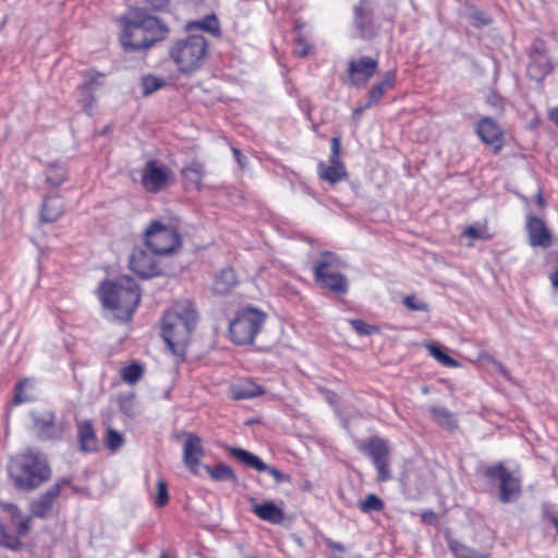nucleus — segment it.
<instances>
[{
  "label": "nucleus",
  "instance_id": "59",
  "mask_svg": "<svg viewBox=\"0 0 558 558\" xmlns=\"http://www.w3.org/2000/svg\"><path fill=\"white\" fill-rule=\"evenodd\" d=\"M160 558H170L167 551H162Z\"/></svg>",
  "mask_w": 558,
  "mask_h": 558
},
{
  "label": "nucleus",
  "instance_id": "41",
  "mask_svg": "<svg viewBox=\"0 0 558 558\" xmlns=\"http://www.w3.org/2000/svg\"><path fill=\"white\" fill-rule=\"evenodd\" d=\"M384 506V501L378 496L369 494L366 499L360 504V509L364 513H369L372 511H381Z\"/></svg>",
  "mask_w": 558,
  "mask_h": 558
},
{
  "label": "nucleus",
  "instance_id": "52",
  "mask_svg": "<svg viewBox=\"0 0 558 558\" xmlns=\"http://www.w3.org/2000/svg\"><path fill=\"white\" fill-rule=\"evenodd\" d=\"M464 235H466L471 239H480L481 232L477 228L470 226L464 230Z\"/></svg>",
  "mask_w": 558,
  "mask_h": 558
},
{
  "label": "nucleus",
  "instance_id": "38",
  "mask_svg": "<svg viewBox=\"0 0 558 558\" xmlns=\"http://www.w3.org/2000/svg\"><path fill=\"white\" fill-rule=\"evenodd\" d=\"M450 549L456 558H486L481 553H477L458 542H451Z\"/></svg>",
  "mask_w": 558,
  "mask_h": 558
},
{
  "label": "nucleus",
  "instance_id": "15",
  "mask_svg": "<svg viewBox=\"0 0 558 558\" xmlns=\"http://www.w3.org/2000/svg\"><path fill=\"white\" fill-rule=\"evenodd\" d=\"M129 265L130 269L142 278H151L161 272L154 253L140 246L133 248Z\"/></svg>",
  "mask_w": 558,
  "mask_h": 558
},
{
  "label": "nucleus",
  "instance_id": "12",
  "mask_svg": "<svg viewBox=\"0 0 558 558\" xmlns=\"http://www.w3.org/2000/svg\"><path fill=\"white\" fill-rule=\"evenodd\" d=\"M378 64L377 59L368 56L349 60L347 69L348 84L356 87L365 86L376 74Z\"/></svg>",
  "mask_w": 558,
  "mask_h": 558
},
{
  "label": "nucleus",
  "instance_id": "32",
  "mask_svg": "<svg viewBox=\"0 0 558 558\" xmlns=\"http://www.w3.org/2000/svg\"><path fill=\"white\" fill-rule=\"evenodd\" d=\"M205 470L214 481L232 483L236 482V476L233 470L223 463H219L215 468L205 465Z\"/></svg>",
  "mask_w": 558,
  "mask_h": 558
},
{
  "label": "nucleus",
  "instance_id": "49",
  "mask_svg": "<svg viewBox=\"0 0 558 558\" xmlns=\"http://www.w3.org/2000/svg\"><path fill=\"white\" fill-rule=\"evenodd\" d=\"M2 508L10 513L12 524L17 523L21 519H24L21 510L13 504L2 505Z\"/></svg>",
  "mask_w": 558,
  "mask_h": 558
},
{
  "label": "nucleus",
  "instance_id": "45",
  "mask_svg": "<svg viewBox=\"0 0 558 558\" xmlns=\"http://www.w3.org/2000/svg\"><path fill=\"white\" fill-rule=\"evenodd\" d=\"M404 306H407L411 311H428V305L420 300H417L414 295H409L403 300Z\"/></svg>",
  "mask_w": 558,
  "mask_h": 558
},
{
  "label": "nucleus",
  "instance_id": "27",
  "mask_svg": "<svg viewBox=\"0 0 558 558\" xmlns=\"http://www.w3.org/2000/svg\"><path fill=\"white\" fill-rule=\"evenodd\" d=\"M186 190H199L204 177V167L199 162H192L181 171Z\"/></svg>",
  "mask_w": 558,
  "mask_h": 558
},
{
  "label": "nucleus",
  "instance_id": "55",
  "mask_svg": "<svg viewBox=\"0 0 558 558\" xmlns=\"http://www.w3.org/2000/svg\"><path fill=\"white\" fill-rule=\"evenodd\" d=\"M369 107H366V102L363 105V106H360L357 108H355L353 110V116L354 117H359L360 114H362L366 109H368Z\"/></svg>",
  "mask_w": 558,
  "mask_h": 558
},
{
  "label": "nucleus",
  "instance_id": "22",
  "mask_svg": "<svg viewBox=\"0 0 558 558\" xmlns=\"http://www.w3.org/2000/svg\"><path fill=\"white\" fill-rule=\"evenodd\" d=\"M34 427L39 438L50 439L57 436L54 425V414L50 411L36 413L33 415Z\"/></svg>",
  "mask_w": 558,
  "mask_h": 558
},
{
  "label": "nucleus",
  "instance_id": "56",
  "mask_svg": "<svg viewBox=\"0 0 558 558\" xmlns=\"http://www.w3.org/2000/svg\"><path fill=\"white\" fill-rule=\"evenodd\" d=\"M553 286L558 289V269L550 277Z\"/></svg>",
  "mask_w": 558,
  "mask_h": 558
},
{
  "label": "nucleus",
  "instance_id": "9",
  "mask_svg": "<svg viewBox=\"0 0 558 558\" xmlns=\"http://www.w3.org/2000/svg\"><path fill=\"white\" fill-rule=\"evenodd\" d=\"M359 449L372 459L377 470L378 482H387L392 478L389 468L390 449L385 439L372 437L367 442L360 444Z\"/></svg>",
  "mask_w": 558,
  "mask_h": 558
},
{
  "label": "nucleus",
  "instance_id": "46",
  "mask_svg": "<svg viewBox=\"0 0 558 558\" xmlns=\"http://www.w3.org/2000/svg\"><path fill=\"white\" fill-rule=\"evenodd\" d=\"M313 46L302 37H299L294 48L295 54L306 57L312 52Z\"/></svg>",
  "mask_w": 558,
  "mask_h": 558
},
{
  "label": "nucleus",
  "instance_id": "16",
  "mask_svg": "<svg viewBox=\"0 0 558 558\" xmlns=\"http://www.w3.org/2000/svg\"><path fill=\"white\" fill-rule=\"evenodd\" d=\"M354 27L363 39H372L377 33L373 21V12L364 0L354 8Z\"/></svg>",
  "mask_w": 558,
  "mask_h": 558
},
{
  "label": "nucleus",
  "instance_id": "54",
  "mask_svg": "<svg viewBox=\"0 0 558 558\" xmlns=\"http://www.w3.org/2000/svg\"><path fill=\"white\" fill-rule=\"evenodd\" d=\"M549 119L558 125V107L549 111Z\"/></svg>",
  "mask_w": 558,
  "mask_h": 558
},
{
  "label": "nucleus",
  "instance_id": "7",
  "mask_svg": "<svg viewBox=\"0 0 558 558\" xmlns=\"http://www.w3.org/2000/svg\"><path fill=\"white\" fill-rule=\"evenodd\" d=\"M340 260L329 252H324L314 267L316 282L324 289L336 294H344L348 291L347 278L340 274Z\"/></svg>",
  "mask_w": 558,
  "mask_h": 558
},
{
  "label": "nucleus",
  "instance_id": "10",
  "mask_svg": "<svg viewBox=\"0 0 558 558\" xmlns=\"http://www.w3.org/2000/svg\"><path fill=\"white\" fill-rule=\"evenodd\" d=\"M485 475L490 481H498L499 484V500L504 504L514 501L521 494V481L518 476L511 473L504 463H497L485 470Z\"/></svg>",
  "mask_w": 558,
  "mask_h": 558
},
{
  "label": "nucleus",
  "instance_id": "39",
  "mask_svg": "<svg viewBox=\"0 0 558 558\" xmlns=\"http://www.w3.org/2000/svg\"><path fill=\"white\" fill-rule=\"evenodd\" d=\"M0 546L11 549L17 550L22 546V542L17 536L11 535L7 532L5 527L0 523Z\"/></svg>",
  "mask_w": 558,
  "mask_h": 558
},
{
  "label": "nucleus",
  "instance_id": "29",
  "mask_svg": "<svg viewBox=\"0 0 558 558\" xmlns=\"http://www.w3.org/2000/svg\"><path fill=\"white\" fill-rule=\"evenodd\" d=\"M37 398L34 379L25 378L15 386L13 403L19 405L24 402L34 401Z\"/></svg>",
  "mask_w": 558,
  "mask_h": 558
},
{
  "label": "nucleus",
  "instance_id": "4",
  "mask_svg": "<svg viewBox=\"0 0 558 558\" xmlns=\"http://www.w3.org/2000/svg\"><path fill=\"white\" fill-rule=\"evenodd\" d=\"M102 305L116 310L117 317L128 322L141 301L140 289L131 277L123 276L114 281H106L100 286Z\"/></svg>",
  "mask_w": 558,
  "mask_h": 558
},
{
  "label": "nucleus",
  "instance_id": "36",
  "mask_svg": "<svg viewBox=\"0 0 558 558\" xmlns=\"http://www.w3.org/2000/svg\"><path fill=\"white\" fill-rule=\"evenodd\" d=\"M143 376V367L140 364L133 363L129 366H125L121 371L122 379L130 384H136Z\"/></svg>",
  "mask_w": 558,
  "mask_h": 558
},
{
  "label": "nucleus",
  "instance_id": "1",
  "mask_svg": "<svg viewBox=\"0 0 558 558\" xmlns=\"http://www.w3.org/2000/svg\"><path fill=\"white\" fill-rule=\"evenodd\" d=\"M168 31V26L159 19L141 9H134L123 19L120 41L125 51L147 49L165 39Z\"/></svg>",
  "mask_w": 558,
  "mask_h": 558
},
{
  "label": "nucleus",
  "instance_id": "24",
  "mask_svg": "<svg viewBox=\"0 0 558 558\" xmlns=\"http://www.w3.org/2000/svg\"><path fill=\"white\" fill-rule=\"evenodd\" d=\"M77 437L82 451L93 452L97 450L98 440L94 427L89 421L78 423Z\"/></svg>",
  "mask_w": 558,
  "mask_h": 558
},
{
  "label": "nucleus",
  "instance_id": "3",
  "mask_svg": "<svg viewBox=\"0 0 558 558\" xmlns=\"http://www.w3.org/2000/svg\"><path fill=\"white\" fill-rule=\"evenodd\" d=\"M8 472L16 489L31 492L51 477L46 457L39 451L26 449L10 459Z\"/></svg>",
  "mask_w": 558,
  "mask_h": 558
},
{
  "label": "nucleus",
  "instance_id": "14",
  "mask_svg": "<svg viewBox=\"0 0 558 558\" xmlns=\"http://www.w3.org/2000/svg\"><path fill=\"white\" fill-rule=\"evenodd\" d=\"M71 485V478L62 477L50 486L44 494L31 501L29 511L32 517L46 518L52 509L61 490Z\"/></svg>",
  "mask_w": 558,
  "mask_h": 558
},
{
  "label": "nucleus",
  "instance_id": "5",
  "mask_svg": "<svg viewBox=\"0 0 558 558\" xmlns=\"http://www.w3.org/2000/svg\"><path fill=\"white\" fill-rule=\"evenodd\" d=\"M168 54L182 74H192L205 63L208 41L204 35L191 34L172 41Z\"/></svg>",
  "mask_w": 558,
  "mask_h": 558
},
{
  "label": "nucleus",
  "instance_id": "2",
  "mask_svg": "<svg viewBox=\"0 0 558 558\" xmlns=\"http://www.w3.org/2000/svg\"><path fill=\"white\" fill-rule=\"evenodd\" d=\"M198 319L190 301H182L165 313L161 336L174 355L183 356Z\"/></svg>",
  "mask_w": 558,
  "mask_h": 558
},
{
  "label": "nucleus",
  "instance_id": "13",
  "mask_svg": "<svg viewBox=\"0 0 558 558\" xmlns=\"http://www.w3.org/2000/svg\"><path fill=\"white\" fill-rule=\"evenodd\" d=\"M171 178L172 172L167 166L149 160L143 169L142 185L149 193H158L168 185Z\"/></svg>",
  "mask_w": 558,
  "mask_h": 558
},
{
  "label": "nucleus",
  "instance_id": "25",
  "mask_svg": "<svg viewBox=\"0 0 558 558\" xmlns=\"http://www.w3.org/2000/svg\"><path fill=\"white\" fill-rule=\"evenodd\" d=\"M231 397L234 400L252 399L264 393L260 386L251 379H244L230 387Z\"/></svg>",
  "mask_w": 558,
  "mask_h": 558
},
{
  "label": "nucleus",
  "instance_id": "40",
  "mask_svg": "<svg viewBox=\"0 0 558 558\" xmlns=\"http://www.w3.org/2000/svg\"><path fill=\"white\" fill-rule=\"evenodd\" d=\"M163 85H165L163 78L153 76V75H147V76L143 77V80H142L143 95L148 96V95L153 94L154 92L158 90L159 88H161Z\"/></svg>",
  "mask_w": 558,
  "mask_h": 558
},
{
  "label": "nucleus",
  "instance_id": "34",
  "mask_svg": "<svg viewBox=\"0 0 558 558\" xmlns=\"http://www.w3.org/2000/svg\"><path fill=\"white\" fill-rule=\"evenodd\" d=\"M193 27L207 31L213 35L219 34V22L215 15H208L201 21H195L187 24L189 29Z\"/></svg>",
  "mask_w": 558,
  "mask_h": 558
},
{
  "label": "nucleus",
  "instance_id": "44",
  "mask_svg": "<svg viewBox=\"0 0 558 558\" xmlns=\"http://www.w3.org/2000/svg\"><path fill=\"white\" fill-rule=\"evenodd\" d=\"M169 501L167 483L163 480L157 482V495L155 504L157 507H165Z\"/></svg>",
  "mask_w": 558,
  "mask_h": 558
},
{
  "label": "nucleus",
  "instance_id": "42",
  "mask_svg": "<svg viewBox=\"0 0 558 558\" xmlns=\"http://www.w3.org/2000/svg\"><path fill=\"white\" fill-rule=\"evenodd\" d=\"M349 323L360 336H371L378 331L376 326L369 325L362 319H350Z\"/></svg>",
  "mask_w": 558,
  "mask_h": 558
},
{
  "label": "nucleus",
  "instance_id": "48",
  "mask_svg": "<svg viewBox=\"0 0 558 558\" xmlns=\"http://www.w3.org/2000/svg\"><path fill=\"white\" fill-rule=\"evenodd\" d=\"M264 472L269 473V475H271L274 477V480L277 484L283 483V482H287V483L291 482V478L289 475L282 473L280 470H278L276 468L268 465V469L265 470Z\"/></svg>",
  "mask_w": 558,
  "mask_h": 558
},
{
  "label": "nucleus",
  "instance_id": "43",
  "mask_svg": "<svg viewBox=\"0 0 558 558\" xmlns=\"http://www.w3.org/2000/svg\"><path fill=\"white\" fill-rule=\"evenodd\" d=\"M120 410L128 416L133 417L136 415V405L134 396H125L119 399Z\"/></svg>",
  "mask_w": 558,
  "mask_h": 558
},
{
  "label": "nucleus",
  "instance_id": "47",
  "mask_svg": "<svg viewBox=\"0 0 558 558\" xmlns=\"http://www.w3.org/2000/svg\"><path fill=\"white\" fill-rule=\"evenodd\" d=\"M31 522H32V515L25 517L24 519H21L17 521V523H14L17 537L26 535L31 530Z\"/></svg>",
  "mask_w": 558,
  "mask_h": 558
},
{
  "label": "nucleus",
  "instance_id": "58",
  "mask_svg": "<svg viewBox=\"0 0 558 558\" xmlns=\"http://www.w3.org/2000/svg\"><path fill=\"white\" fill-rule=\"evenodd\" d=\"M553 524L555 525L556 531H557V533H558V518H554V519H553Z\"/></svg>",
  "mask_w": 558,
  "mask_h": 558
},
{
  "label": "nucleus",
  "instance_id": "23",
  "mask_svg": "<svg viewBox=\"0 0 558 558\" xmlns=\"http://www.w3.org/2000/svg\"><path fill=\"white\" fill-rule=\"evenodd\" d=\"M238 284V278L234 269L225 268L220 270L214 278L213 291L218 295L230 293Z\"/></svg>",
  "mask_w": 558,
  "mask_h": 558
},
{
  "label": "nucleus",
  "instance_id": "30",
  "mask_svg": "<svg viewBox=\"0 0 558 558\" xmlns=\"http://www.w3.org/2000/svg\"><path fill=\"white\" fill-rule=\"evenodd\" d=\"M230 453L234 459L242 462L244 465L250 466L256 471L264 472L268 469V465L257 456L241 449L230 448Z\"/></svg>",
  "mask_w": 558,
  "mask_h": 558
},
{
  "label": "nucleus",
  "instance_id": "6",
  "mask_svg": "<svg viewBox=\"0 0 558 558\" xmlns=\"http://www.w3.org/2000/svg\"><path fill=\"white\" fill-rule=\"evenodd\" d=\"M266 314L253 307L241 310L229 325L231 339L236 344L252 343L260 331Z\"/></svg>",
  "mask_w": 558,
  "mask_h": 558
},
{
  "label": "nucleus",
  "instance_id": "50",
  "mask_svg": "<svg viewBox=\"0 0 558 558\" xmlns=\"http://www.w3.org/2000/svg\"><path fill=\"white\" fill-rule=\"evenodd\" d=\"M145 2L154 11H165L170 0H146Z\"/></svg>",
  "mask_w": 558,
  "mask_h": 558
},
{
  "label": "nucleus",
  "instance_id": "57",
  "mask_svg": "<svg viewBox=\"0 0 558 558\" xmlns=\"http://www.w3.org/2000/svg\"><path fill=\"white\" fill-rule=\"evenodd\" d=\"M536 202H537V204H538L541 207H543V206L545 205V201H544L543 195H542L541 193H538V194L536 195Z\"/></svg>",
  "mask_w": 558,
  "mask_h": 558
},
{
  "label": "nucleus",
  "instance_id": "26",
  "mask_svg": "<svg viewBox=\"0 0 558 558\" xmlns=\"http://www.w3.org/2000/svg\"><path fill=\"white\" fill-rule=\"evenodd\" d=\"M63 213V202L58 196L46 197L40 210V221L54 222Z\"/></svg>",
  "mask_w": 558,
  "mask_h": 558
},
{
  "label": "nucleus",
  "instance_id": "31",
  "mask_svg": "<svg viewBox=\"0 0 558 558\" xmlns=\"http://www.w3.org/2000/svg\"><path fill=\"white\" fill-rule=\"evenodd\" d=\"M432 417L444 428L454 430L458 427V422L452 412L444 407H432L429 410Z\"/></svg>",
  "mask_w": 558,
  "mask_h": 558
},
{
  "label": "nucleus",
  "instance_id": "35",
  "mask_svg": "<svg viewBox=\"0 0 558 558\" xmlns=\"http://www.w3.org/2000/svg\"><path fill=\"white\" fill-rule=\"evenodd\" d=\"M427 349L429 351V354L436 361H438L441 365H444L446 367H457V366H459V363L454 359L450 357L447 353H445L442 351V349L440 347H438L437 344L429 343V344H427Z\"/></svg>",
  "mask_w": 558,
  "mask_h": 558
},
{
  "label": "nucleus",
  "instance_id": "20",
  "mask_svg": "<svg viewBox=\"0 0 558 558\" xmlns=\"http://www.w3.org/2000/svg\"><path fill=\"white\" fill-rule=\"evenodd\" d=\"M102 77L100 73H88L87 78L82 83L77 90L80 95V101L87 114H92L93 106L95 104L94 93L101 86L99 78Z\"/></svg>",
  "mask_w": 558,
  "mask_h": 558
},
{
  "label": "nucleus",
  "instance_id": "60",
  "mask_svg": "<svg viewBox=\"0 0 558 558\" xmlns=\"http://www.w3.org/2000/svg\"><path fill=\"white\" fill-rule=\"evenodd\" d=\"M335 548H337L338 550H343V546L338 544V545H335Z\"/></svg>",
  "mask_w": 558,
  "mask_h": 558
},
{
  "label": "nucleus",
  "instance_id": "17",
  "mask_svg": "<svg viewBox=\"0 0 558 558\" xmlns=\"http://www.w3.org/2000/svg\"><path fill=\"white\" fill-rule=\"evenodd\" d=\"M476 134L485 144L494 146L496 153L501 148L504 133L493 118H482L476 125Z\"/></svg>",
  "mask_w": 558,
  "mask_h": 558
},
{
  "label": "nucleus",
  "instance_id": "53",
  "mask_svg": "<svg viewBox=\"0 0 558 558\" xmlns=\"http://www.w3.org/2000/svg\"><path fill=\"white\" fill-rule=\"evenodd\" d=\"M232 153L236 161L243 167L244 160L246 159L238 148H232Z\"/></svg>",
  "mask_w": 558,
  "mask_h": 558
},
{
  "label": "nucleus",
  "instance_id": "21",
  "mask_svg": "<svg viewBox=\"0 0 558 558\" xmlns=\"http://www.w3.org/2000/svg\"><path fill=\"white\" fill-rule=\"evenodd\" d=\"M397 74L395 70L387 71L383 78L375 83L368 90L366 107H373L380 102L384 95L391 90L396 84Z\"/></svg>",
  "mask_w": 558,
  "mask_h": 558
},
{
  "label": "nucleus",
  "instance_id": "8",
  "mask_svg": "<svg viewBox=\"0 0 558 558\" xmlns=\"http://www.w3.org/2000/svg\"><path fill=\"white\" fill-rule=\"evenodd\" d=\"M145 242L154 254L166 255L174 252L181 240L173 226L154 221L145 231Z\"/></svg>",
  "mask_w": 558,
  "mask_h": 558
},
{
  "label": "nucleus",
  "instance_id": "51",
  "mask_svg": "<svg viewBox=\"0 0 558 558\" xmlns=\"http://www.w3.org/2000/svg\"><path fill=\"white\" fill-rule=\"evenodd\" d=\"M422 521L427 524H435L437 522V517L432 510L425 511L422 513Z\"/></svg>",
  "mask_w": 558,
  "mask_h": 558
},
{
  "label": "nucleus",
  "instance_id": "11",
  "mask_svg": "<svg viewBox=\"0 0 558 558\" xmlns=\"http://www.w3.org/2000/svg\"><path fill=\"white\" fill-rule=\"evenodd\" d=\"M330 156L328 165L319 161L317 165L318 175L322 180L333 185L348 179L345 166L341 160V142L339 137L331 138Z\"/></svg>",
  "mask_w": 558,
  "mask_h": 558
},
{
  "label": "nucleus",
  "instance_id": "19",
  "mask_svg": "<svg viewBox=\"0 0 558 558\" xmlns=\"http://www.w3.org/2000/svg\"><path fill=\"white\" fill-rule=\"evenodd\" d=\"M204 456L205 451L202 445V439L194 434H186L183 446V461L192 473H197V466Z\"/></svg>",
  "mask_w": 558,
  "mask_h": 558
},
{
  "label": "nucleus",
  "instance_id": "33",
  "mask_svg": "<svg viewBox=\"0 0 558 558\" xmlns=\"http://www.w3.org/2000/svg\"><path fill=\"white\" fill-rule=\"evenodd\" d=\"M46 180L52 186H59L66 180V169L61 165H51L46 171Z\"/></svg>",
  "mask_w": 558,
  "mask_h": 558
},
{
  "label": "nucleus",
  "instance_id": "28",
  "mask_svg": "<svg viewBox=\"0 0 558 558\" xmlns=\"http://www.w3.org/2000/svg\"><path fill=\"white\" fill-rule=\"evenodd\" d=\"M253 512L262 520L270 523H280L284 518L282 509L277 507L272 501L254 506Z\"/></svg>",
  "mask_w": 558,
  "mask_h": 558
},
{
  "label": "nucleus",
  "instance_id": "37",
  "mask_svg": "<svg viewBox=\"0 0 558 558\" xmlns=\"http://www.w3.org/2000/svg\"><path fill=\"white\" fill-rule=\"evenodd\" d=\"M104 440H105L106 447L110 451H117L124 444L123 435L110 426L107 428V433H106Z\"/></svg>",
  "mask_w": 558,
  "mask_h": 558
},
{
  "label": "nucleus",
  "instance_id": "18",
  "mask_svg": "<svg viewBox=\"0 0 558 558\" xmlns=\"http://www.w3.org/2000/svg\"><path fill=\"white\" fill-rule=\"evenodd\" d=\"M526 229L532 246L549 247L551 245V232L544 220L535 216H527Z\"/></svg>",
  "mask_w": 558,
  "mask_h": 558
}]
</instances>
